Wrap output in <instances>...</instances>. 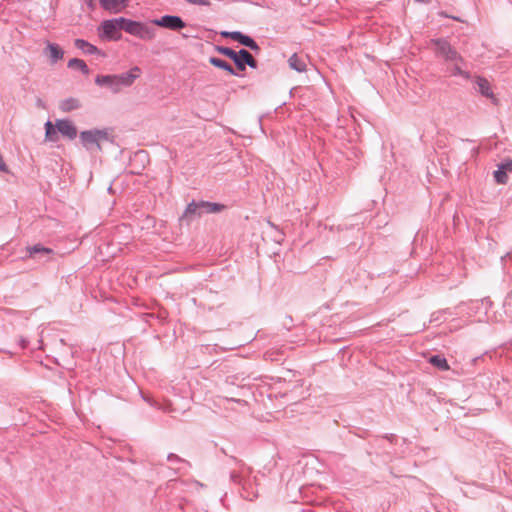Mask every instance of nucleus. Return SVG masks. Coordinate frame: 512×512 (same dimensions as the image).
<instances>
[{"label":"nucleus","instance_id":"nucleus-1","mask_svg":"<svg viewBox=\"0 0 512 512\" xmlns=\"http://www.w3.org/2000/svg\"><path fill=\"white\" fill-rule=\"evenodd\" d=\"M141 73V69L134 66L129 71L119 75H97L95 83L99 86L108 87L113 93H119L123 88L132 86L141 76Z\"/></svg>","mask_w":512,"mask_h":512},{"label":"nucleus","instance_id":"nucleus-12","mask_svg":"<svg viewBox=\"0 0 512 512\" xmlns=\"http://www.w3.org/2000/svg\"><path fill=\"white\" fill-rule=\"evenodd\" d=\"M81 107V103L77 98H67L59 103L61 111L68 113Z\"/></svg>","mask_w":512,"mask_h":512},{"label":"nucleus","instance_id":"nucleus-16","mask_svg":"<svg viewBox=\"0 0 512 512\" xmlns=\"http://www.w3.org/2000/svg\"><path fill=\"white\" fill-rule=\"evenodd\" d=\"M209 62L213 66L227 71L229 74H232V75L235 74L234 69L231 67V65H229L226 61H224L222 59H219V58H216V57H211L209 59Z\"/></svg>","mask_w":512,"mask_h":512},{"label":"nucleus","instance_id":"nucleus-10","mask_svg":"<svg viewBox=\"0 0 512 512\" xmlns=\"http://www.w3.org/2000/svg\"><path fill=\"white\" fill-rule=\"evenodd\" d=\"M100 4L106 11L117 14L128 7L129 0H100Z\"/></svg>","mask_w":512,"mask_h":512},{"label":"nucleus","instance_id":"nucleus-13","mask_svg":"<svg viewBox=\"0 0 512 512\" xmlns=\"http://www.w3.org/2000/svg\"><path fill=\"white\" fill-rule=\"evenodd\" d=\"M288 63L290 68L296 70L297 72H303L306 70L305 60L299 57L297 54H293L289 58Z\"/></svg>","mask_w":512,"mask_h":512},{"label":"nucleus","instance_id":"nucleus-2","mask_svg":"<svg viewBox=\"0 0 512 512\" xmlns=\"http://www.w3.org/2000/svg\"><path fill=\"white\" fill-rule=\"evenodd\" d=\"M432 44L435 46V52L437 55L443 57L446 61L453 63V75H460L465 78H469V73L464 71L460 66V64L463 63L462 57L447 41L441 39L433 40Z\"/></svg>","mask_w":512,"mask_h":512},{"label":"nucleus","instance_id":"nucleus-24","mask_svg":"<svg viewBox=\"0 0 512 512\" xmlns=\"http://www.w3.org/2000/svg\"><path fill=\"white\" fill-rule=\"evenodd\" d=\"M37 252H45V253H50L51 250L48 249V248H41V247H38V246H34L30 249V254H34V253H37Z\"/></svg>","mask_w":512,"mask_h":512},{"label":"nucleus","instance_id":"nucleus-3","mask_svg":"<svg viewBox=\"0 0 512 512\" xmlns=\"http://www.w3.org/2000/svg\"><path fill=\"white\" fill-rule=\"evenodd\" d=\"M79 138L86 149L101 151L102 143L113 140V131L110 128L86 130L80 133Z\"/></svg>","mask_w":512,"mask_h":512},{"label":"nucleus","instance_id":"nucleus-21","mask_svg":"<svg viewBox=\"0 0 512 512\" xmlns=\"http://www.w3.org/2000/svg\"><path fill=\"white\" fill-rule=\"evenodd\" d=\"M494 177L500 184H505L508 181L507 172L501 166L494 172Z\"/></svg>","mask_w":512,"mask_h":512},{"label":"nucleus","instance_id":"nucleus-19","mask_svg":"<svg viewBox=\"0 0 512 512\" xmlns=\"http://www.w3.org/2000/svg\"><path fill=\"white\" fill-rule=\"evenodd\" d=\"M430 363L433 364L434 366H436L437 368L441 369V370H449L450 369V366L447 362V360L443 357H440V356H433L430 358Z\"/></svg>","mask_w":512,"mask_h":512},{"label":"nucleus","instance_id":"nucleus-4","mask_svg":"<svg viewBox=\"0 0 512 512\" xmlns=\"http://www.w3.org/2000/svg\"><path fill=\"white\" fill-rule=\"evenodd\" d=\"M124 17L104 20L99 25L97 31L101 39L117 41L121 39L120 31L123 30L121 21Z\"/></svg>","mask_w":512,"mask_h":512},{"label":"nucleus","instance_id":"nucleus-23","mask_svg":"<svg viewBox=\"0 0 512 512\" xmlns=\"http://www.w3.org/2000/svg\"><path fill=\"white\" fill-rule=\"evenodd\" d=\"M217 51L235 61L237 52L228 47H217Z\"/></svg>","mask_w":512,"mask_h":512},{"label":"nucleus","instance_id":"nucleus-15","mask_svg":"<svg viewBox=\"0 0 512 512\" xmlns=\"http://www.w3.org/2000/svg\"><path fill=\"white\" fill-rule=\"evenodd\" d=\"M68 67L71 69L80 70L85 75L89 74V68H88L87 64L82 59L73 58V59L69 60Z\"/></svg>","mask_w":512,"mask_h":512},{"label":"nucleus","instance_id":"nucleus-26","mask_svg":"<svg viewBox=\"0 0 512 512\" xmlns=\"http://www.w3.org/2000/svg\"><path fill=\"white\" fill-rule=\"evenodd\" d=\"M187 2L195 5H208L209 2L207 0H186Z\"/></svg>","mask_w":512,"mask_h":512},{"label":"nucleus","instance_id":"nucleus-9","mask_svg":"<svg viewBox=\"0 0 512 512\" xmlns=\"http://www.w3.org/2000/svg\"><path fill=\"white\" fill-rule=\"evenodd\" d=\"M234 62L240 71L245 70L246 64L252 68H256L255 59L247 50H244V49H241L240 51L237 52L236 59Z\"/></svg>","mask_w":512,"mask_h":512},{"label":"nucleus","instance_id":"nucleus-7","mask_svg":"<svg viewBox=\"0 0 512 512\" xmlns=\"http://www.w3.org/2000/svg\"><path fill=\"white\" fill-rule=\"evenodd\" d=\"M221 35L223 37H229V38H231V39H233L235 41H238L242 45L247 46V47H249L252 50H258L259 49L257 43L252 38H250L249 36L243 35L241 32H238V31H235V32L224 31V32H221Z\"/></svg>","mask_w":512,"mask_h":512},{"label":"nucleus","instance_id":"nucleus-5","mask_svg":"<svg viewBox=\"0 0 512 512\" xmlns=\"http://www.w3.org/2000/svg\"><path fill=\"white\" fill-rule=\"evenodd\" d=\"M121 23L123 24V30L126 33L138 37L142 40H152L155 37L154 29L148 27L142 22L123 18Z\"/></svg>","mask_w":512,"mask_h":512},{"label":"nucleus","instance_id":"nucleus-8","mask_svg":"<svg viewBox=\"0 0 512 512\" xmlns=\"http://www.w3.org/2000/svg\"><path fill=\"white\" fill-rule=\"evenodd\" d=\"M44 54L48 57L51 64H55L64 58L63 49L58 44L49 41L46 42Z\"/></svg>","mask_w":512,"mask_h":512},{"label":"nucleus","instance_id":"nucleus-20","mask_svg":"<svg viewBox=\"0 0 512 512\" xmlns=\"http://www.w3.org/2000/svg\"><path fill=\"white\" fill-rule=\"evenodd\" d=\"M201 206L208 213H215L221 211L224 206L217 203L201 202Z\"/></svg>","mask_w":512,"mask_h":512},{"label":"nucleus","instance_id":"nucleus-25","mask_svg":"<svg viewBox=\"0 0 512 512\" xmlns=\"http://www.w3.org/2000/svg\"><path fill=\"white\" fill-rule=\"evenodd\" d=\"M506 172H512V160H508L501 165Z\"/></svg>","mask_w":512,"mask_h":512},{"label":"nucleus","instance_id":"nucleus-22","mask_svg":"<svg viewBox=\"0 0 512 512\" xmlns=\"http://www.w3.org/2000/svg\"><path fill=\"white\" fill-rule=\"evenodd\" d=\"M201 209L202 206H201V203H191L188 205V207L186 208V215H192V214H197V215H200L201 214Z\"/></svg>","mask_w":512,"mask_h":512},{"label":"nucleus","instance_id":"nucleus-18","mask_svg":"<svg viewBox=\"0 0 512 512\" xmlns=\"http://www.w3.org/2000/svg\"><path fill=\"white\" fill-rule=\"evenodd\" d=\"M477 85L479 88V91L486 97L492 96V91L490 87V83L484 79V78H478L477 79Z\"/></svg>","mask_w":512,"mask_h":512},{"label":"nucleus","instance_id":"nucleus-6","mask_svg":"<svg viewBox=\"0 0 512 512\" xmlns=\"http://www.w3.org/2000/svg\"><path fill=\"white\" fill-rule=\"evenodd\" d=\"M153 23L159 27L168 28L171 30H179L185 27V23L178 16L166 15L160 19L153 20Z\"/></svg>","mask_w":512,"mask_h":512},{"label":"nucleus","instance_id":"nucleus-14","mask_svg":"<svg viewBox=\"0 0 512 512\" xmlns=\"http://www.w3.org/2000/svg\"><path fill=\"white\" fill-rule=\"evenodd\" d=\"M45 140L56 142L58 140V130L51 121L45 123Z\"/></svg>","mask_w":512,"mask_h":512},{"label":"nucleus","instance_id":"nucleus-17","mask_svg":"<svg viewBox=\"0 0 512 512\" xmlns=\"http://www.w3.org/2000/svg\"><path fill=\"white\" fill-rule=\"evenodd\" d=\"M74 44L78 49H82L88 54H94L97 52L96 46L88 43L87 41H85L83 39H76Z\"/></svg>","mask_w":512,"mask_h":512},{"label":"nucleus","instance_id":"nucleus-11","mask_svg":"<svg viewBox=\"0 0 512 512\" xmlns=\"http://www.w3.org/2000/svg\"><path fill=\"white\" fill-rule=\"evenodd\" d=\"M55 126L64 137L72 140L77 136V128L69 120H57Z\"/></svg>","mask_w":512,"mask_h":512}]
</instances>
